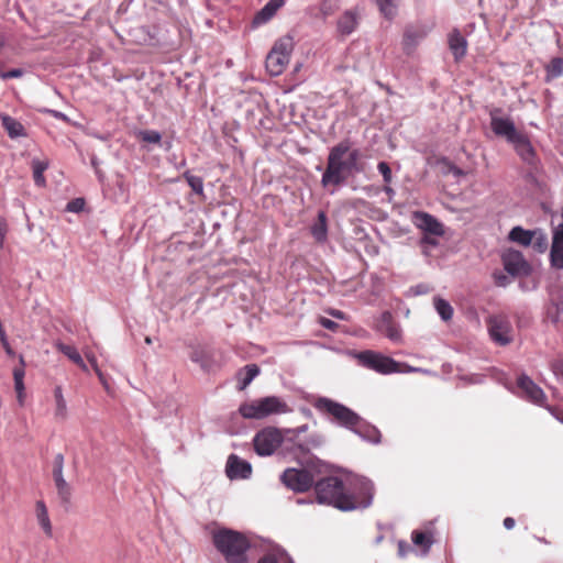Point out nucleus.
<instances>
[{
    "label": "nucleus",
    "mask_w": 563,
    "mask_h": 563,
    "mask_svg": "<svg viewBox=\"0 0 563 563\" xmlns=\"http://www.w3.org/2000/svg\"><path fill=\"white\" fill-rule=\"evenodd\" d=\"M352 486L353 494H349L345 492L343 482L335 476L317 481L314 484L317 501L343 511L369 507L373 500V483L365 477H355Z\"/></svg>",
    "instance_id": "obj_1"
},
{
    "label": "nucleus",
    "mask_w": 563,
    "mask_h": 563,
    "mask_svg": "<svg viewBox=\"0 0 563 563\" xmlns=\"http://www.w3.org/2000/svg\"><path fill=\"white\" fill-rule=\"evenodd\" d=\"M358 150H351L347 141H342L330 150L327 167L322 174L321 184L340 186L355 172H360Z\"/></svg>",
    "instance_id": "obj_2"
},
{
    "label": "nucleus",
    "mask_w": 563,
    "mask_h": 563,
    "mask_svg": "<svg viewBox=\"0 0 563 563\" xmlns=\"http://www.w3.org/2000/svg\"><path fill=\"white\" fill-rule=\"evenodd\" d=\"M213 544L228 563H247L246 551L250 542L246 537L231 529L213 532Z\"/></svg>",
    "instance_id": "obj_3"
},
{
    "label": "nucleus",
    "mask_w": 563,
    "mask_h": 563,
    "mask_svg": "<svg viewBox=\"0 0 563 563\" xmlns=\"http://www.w3.org/2000/svg\"><path fill=\"white\" fill-rule=\"evenodd\" d=\"M239 411L245 419H264L271 415L286 413L289 407L282 398L267 396L242 404Z\"/></svg>",
    "instance_id": "obj_4"
},
{
    "label": "nucleus",
    "mask_w": 563,
    "mask_h": 563,
    "mask_svg": "<svg viewBox=\"0 0 563 563\" xmlns=\"http://www.w3.org/2000/svg\"><path fill=\"white\" fill-rule=\"evenodd\" d=\"M294 41L291 36L279 38L266 57V69L272 76H279L289 63Z\"/></svg>",
    "instance_id": "obj_5"
},
{
    "label": "nucleus",
    "mask_w": 563,
    "mask_h": 563,
    "mask_svg": "<svg viewBox=\"0 0 563 563\" xmlns=\"http://www.w3.org/2000/svg\"><path fill=\"white\" fill-rule=\"evenodd\" d=\"M316 408L328 412L340 426L351 431L361 420V417L352 409L325 397L317 400Z\"/></svg>",
    "instance_id": "obj_6"
},
{
    "label": "nucleus",
    "mask_w": 563,
    "mask_h": 563,
    "mask_svg": "<svg viewBox=\"0 0 563 563\" xmlns=\"http://www.w3.org/2000/svg\"><path fill=\"white\" fill-rule=\"evenodd\" d=\"M360 364L379 374H391L399 372V363L389 356L374 351H363L356 354Z\"/></svg>",
    "instance_id": "obj_7"
},
{
    "label": "nucleus",
    "mask_w": 563,
    "mask_h": 563,
    "mask_svg": "<svg viewBox=\"0 0 563 563\" xmlns=\"http://www.w3.org/2000/svg\"><path fill=\"white\" fill-rule=\"evenodd\" d=\"M282 483L295 493L308 492L314 484V476L307 468H287L280 475Z\"/></svg>",
    "instance_id": "obj_8"
},
{
    "label": "nucleus",
    "mask_w": 563,
    "mask_h": 563,
    "mask_svg": "<svg viewBox=\"0 0 563 563\" xmlns=\"http://www.w3.org/2000/svg\"><path fill=\"white\" fill-rule=\"evenodd\" d=\"M284 437L277 428L268 427L257 432L253 439L255 452L261 456L272 455L283 443Z\"/></svg>",
    "instance_id": "obj_9"
},
{
    "label": "nucleus",
    "mask_w": 563,
    "mask_h": 563,
    "mask_svg": "<svg viewBox=\"0 0 563 563\" xmlns=\"http://www.w3.org/2000/svg\"><path fill=\"white\" fill-rule=\"evenodd\" d=\"M492 340L499 345H507L512 341V327L505 316H492L487 321Z\"/></svg>",
    "instance_id": "obj_10"
},
{
    "label": "nucleus",
    "mask_w": 563,
    "mask_h": 563,
    "mask_svg": "<svg viewBox=\"0 0 563 563\" xmlns=\"http://www.w3.org/2000/svg\"><path fill=\"white\" fill-rule=\"evenodd\" d=\"M499 109L490 112V128L492 131L499 137L506 139L511 143L521 132H519L510 118L499 117Z\"/></svg>",
    "instance_id": "obj_11"
},
{
    "label": "nucleus",
    "mask_w": 563,
    "mask_h": 563,
    "mask_svg": "<svg viewBox=\"0 0 563 563\" xmlns=\"http://www.w3.org/2000/svg\"><path fill=\"white\" fill-rule=\"evenodd\" d=\"M413 224L427 234L434 236H441L444 234L443 224L438 221L433 216L423 212L416 211L412 214Z\"/></svg>",
    "instance_id": "obj_12"
},
{
    "label": "nucleus",
    "mask_w": 563,
    "mask_h": 563,
    "mask_svg": "<svg viewBox=\"0 0 563 563\" xmlns=\"http://www.w3.org/2000/svg\"><path fill=\"white\" fill-rule=\"evenodd\" d=\"M517 385L521 391V397L539 406L544 404L545 395L543 390L529 376H519Z\"/></svg>",
    "instance_id": "obj_13"
},
{
    "label": "nucleus",
    "mask_w": 563,
    "mask_h": 563,
    "mask_svg": "<svg viewBox=\"0 0 563 563\" xmlns=\"http://www.w3.org/2000/svg\"><path fill=\"white\" fill-rule=\"evenodd\" d=\"M225 472L231 479H245L251 476L252 466L247 461L240 459L235 454H231L227 462Z\"/></svg>",
    "instance_id": "obj_14"
},
{
    "label": "nucleus",
    "mask_w": 563,
    "mask_h": 563,
    "mask_svg": "<svg viewBox=\"0 0 563 563\" xmlns=\"http://www.w3.org/2000/svg\"><path fill=\"white\" fill-rule=\"evenodd\" d=\"M376 330L394 342L401 339V331L389 311H384L376 323Z\"/></svg>",
    "instance_id": "obj_15"
},
{
    "label": "nucleus",
    "mask_w": 563,
    "mask_h": 563,
    "mask_svg": "<svg viewBox=\"0 0 563 563\" xmlns=\"http://www.w3.org/2000/svg\"><path fill=\"white\" fill-rule=\"evenodd\" d=\"M550 260L553 267L563 269V224L553 231Z\"/></svg>",
    "instance_id": "obj_16"
},
{
    "label": "nucleus",
    "mask_w": 563,
    "mask_h": 563,
    "mask_svg": "<svg viewBox=\"0 0 563 563\" xmlns=\"http://www.w3.org/2000/svg\"><path fill=\"white\" fill-rule=\"evenodd\" d=\"M505 269L510 275H519L527 271L528 264L519 251L509 250L503 255Z\"/></svg>",
    "instance_id": "obj_17"
},
{
    "label": "nucleus",
    "mask_w": 563,
    "mask_h": 563,
    "mask_svg": "<svg viewBox=\"0 0 563 563\" xmlns=\"http://www.w3.org/2000/svg\"><path fill=\"white\" fill-rule=\"evenodd\" d=\"M324 437L320 433H311L305 441H297L292 448L295 456L306 455L312 450L319 449L324 443Z\"/></svg>",
    "instance_id": "obj_18"
},
{
    "label": "nucleus",
    "mask_w": 563,
    "mask_h": 563,
    "mask_svg": "<svg viewBox=\"0 0 563 563\" xmlns=\"http://www.w3.org/2000/svg\"><path fill=\"white\" fill-rule=\"evenodd\" d=\"M517 154L527 163L532 164L534 161V150L526 134L522 132L510 143Z\"/></svg>",
    "instance_id": "obj_19"
},
{
    "label": "nucleus",
    "mask_w": 563,
    "mask_h": 563,
    "mask_svg": "<svg viewBox=\"0 0 563 563\" xmlns=\"http://www.w3.org/2000/svg\"><path fill=\"white\" fill-rule=\"evenodd\" d=\"M352 431L365 441L377 444L380 442L379 430L366 423L362 418L360 422L352 429Z\"/></svg>",
    "instance_id": "obj_20"
},
{
    "label": "nucleus",
    "mask_w": 563,
    "mask_h": 563,
    "mask_svg": "<svg viewBox=\"0 0 563 563\" xmlns=\"http://www.w3.org/2000/svg\"><path fill=\"white\" fill-rule=\"evenodd\" d=\"M449 47L456 60L463 58L466 55L467 42L457 30H454L450 33Z\"/></svg>",
    "instance_id": "obj_21"
},
{
    "label": "nucleus",
    "mask_w": 563,
    "mask_h": 563,
    "mask_svg": "<svg viewBox=\"0 0 563 563\" xmlns=\"http://www.w3.org/2000/svg\"><path fill=\"white\" fill-rule=\"evenodd\" d=\"M285 3V0H269L260 12L254 16L253 23L255 25H261L269 21L277 10L282 8Z\"/></svg>",
    "instance_id": "obj_22"
},
{
    "label": "nucleus",
    "mask_w": 563,
    "mask_h": 563,
    "mask_svg": "<svg viewBox=\"0 0 563 563\" xmlns=\"http://www.w3.org/2000/svg\"><path fill=\"white\" fill-rule=\"evenodd\" d=\"M310 232L314 240L323 243L328 239V218L324 211H319L316 222L311 225Z\"/></svg>",
    "instance_id": "obj_23"
},
{
    "label": "nucleus",
    "mask_w": 563,
    "mask_h": 563,
    "mask_svg": "<svg viewBox=\"0 0 563 563\" xmlns=\"http://www.w3.org/2000/svg\"><path fill=\"white\" fill-rule=\"evenodd\" d=\"M427 35L422 27H408L404 35V47L407 52L412 51Z\"/></svg>",
    "instance_id": "obj_24"
},
{
    "label": "nucleus",
    "mask_w": 563,
    "mask_h": 563,
    "mask_svg": "<svg viewBox=\"0 0 563 563\" xmlns=\"http://www.w3.org/2000/svg\"><path fill=\"white\" fill-rule=\"evenodd\" d=\"M261 369L256 364H247L238 373V387L245 389L252 380L260 374Z\"/></svg>",
    "instance_id": "obj_25"
},
{
    "label": "nucleus",
    "mask_w": 563,
    "mask_h": 563,
    "mask_svg": "<svg viewBox=\"0 0 563 563\" xmlns=\"http://www.w3.org/2000/svg\"><path fill=\"white\" fill-rule=\"evenodd\" d=\"M55 347L65 356H67L71 362H74L77 366H79L82 371H88L86 363L84 362L81 355L76 350V347L65 344L63 342H56Z\"/></svg>",
    "instance_id": "obj_26"
},
{
    "label": "nucleus",
    "mask_w": 563,
    "mask_h": 563,
    "mask_svg": "<svg viewBox=\"0 0 563 563\" xmlns=\"http://www.w3.org/2000/svg\"><path fill=\"white\" fill-rule=\"evenodd\" d=\"M1 122L2 126L11 139H15L25 134L23 125L10 115H1Z\"/></svg>",
    "instance_id": "obj_27"
},
{
    "label": "nucleus",
    "mask_w": 563,
    "mask_h": 563,
    "mask_svg": "<svg viewBox=\"0 0 563 563\" xmlns=\"http://www.w3.org/2000/svg\"><path fill=\"white\" fill-rule=\"evenodd\" d=\"M509 240L520 245L528 246L532 243L533 232L521 227H515L509 232Z\"/></svg>",
    "instance_id": "obj_28"
},
{
    "label": "nucleus",
    "mask_w": 563,
    "mask_h": 563,
    "mask_svg": "<svg viewBox=\"0 0 563 563\" xmlns=\"http://www.w3.org/2000/svg\"><path fill=\"white\" fill-rule=\"evenodd\" d=\"M36 518H37L40 526L44 530V532L48 537H51L52 536V525H51V520L48 517L47 508L43 500L36 501Z\"/></svg>",
    "instance_id": "obj_29"
},
{
    "label": "nucleus",
    "mask_w": 563,
    "mask_h": 563,
    "mask_svg": "<svg viewBox=\"0 0 563 563\" xmlns=\"http://www.w3.org/2000/svg\"><path fill=\"white\" fill-rule=\"evenodd\" d=\"M357 24L356 15L351 11L345 12L338 21L339 31L344 34H351Z\"/></svg>",
    "instance_id": "obj_30"
},
{
    "label": "nucleus",
    "mask_w": 563,
    "mask_h": 563,
    "mask_svg": "<svg viewBox=\"0 0 563 563\" xmlns=\"http://www.w3.org/2000/svg\"><path fill=\"white\" fill-rule=\"evenodd\" d=\"M401 0H376L380 13L388 20L397 15Z\"/></svg>",
    "instance_id": "obj_31"
},
{
    "label": "nucleus",
    "mask_w": 563,
    "mask_h": 563,
    "mask_svg": "<svg viewBox=\"0 0 563 563\" xmlns=\"http://www.w3.org/2000/svg\"><path fill=\"white\" fill-rule=\"evenodd\" d=\"M58 498L63 505H68L71 499L73 488L65 477L54 481Z\"/></svg>",
    "instance_id": "obj_32"
},
{
    "label": "nucleus",
    "mask_w": 563,
    "mask_h": 563,
    "mask_svg": "<svg viewBox=\"0 0 563 563\" xmlns=\"http://www.w3.org/2000/svg\"><path fill=\"white\" fill-rule=\"evenodd\" d=\"M547 70V81H551L552 79L559 78L563 75V58L554 57L545 67Z\"/></svg>",
    "instance_id": "obj_33"
},
{
    "label": "nucleus",
    "mask_w": 563,
    "mask_h": 563,
    "mask_svg": "<svg viewBox=\"0 0 563 563\" xmlns=\"http://www.w3.org/2000/svg\"><path fill=\"white\" fill-rule=\"evenodd\" d=\"M434 308L443 321H449L453 317V308L449 301L442 298L434 299Z\"/></svg>",
    "instance_id": "obj_34"
},
{
    "label": "nucleus",
    "mask_w": 563,
    "mask_h": 563,
    "mask_svg": "<svg viewBox=\"0 0 563 563\" xmlns=\"http://www.w3.org/2000/svg\"><path fill=\"white\" fill-rule=\"evenodd\" d=\"M184 178L187 180L189 187L195 194L199 196L203 195V180L201 177L192 175L190 172H186L184 174Z\"/></svg>",
    "instance_id": "obj_35"
},
{
    "label": "nucleus",
    "mask_w": 563,
    "mask_h": 563,
    "mask_svg": "<svg viewBox=\"0 0 563 563\" xmlns=\"http://www.w3.org/2000/svg\"><path fill=\"white\" fill-rule=\"evenodd\" d=\"M47 168V164L34 161L33 162V178L37 186H44L45 185V178H44V170Z\"/></svg>",
    "instance_id": "obj_36"
},
{
    "label": "nucleus",
    "mask_w": 563,
    "mask_h": 563,
    "mask_svg": "<svg viewBox=\"0 0 563 563\" xmlns=\"http://www.w3.org/2000/svg\"><path fill=\"white\" fill-rule=\"evenodd\" d=\"M139 137L145 143L158 144L162 140V134L155 130H142L139 132Z\"/></svg>",
    "instance_id": "obj_37"
},
{
    "label": "nucleus",
    "mask_w": 563,
    "mask_h": 563,
    "mask_svg": "<svg viewBox=\"0 0 563 563\" xmlns=\"http://www.w3.org/2000/svg\"><path fill=\"white\" fill-rule=\"evenodd\" d=\"M52 475L54 481L64 477V455L62 453L54 457Z\"/></svg>",
    "instance_id": "obj_38"
},
{
    "label": "nucleus",
    "mask_w": 563,
    "mask_h": 563,
    "mask_svg": "<svg viewBox=\"0 0 563 563\" xmlns=\"http://www.w3.org/2000/svg\"><path fill=\"white\" fill-rule=\"evenodd\" d=\"M54 397L56 401V415L64 417L66 413V400L64 399L63 391L59 386L54 389Z\"/></svg>",
    "instance_id": "obj_39"
},
{
    "label": "nucleus",
    "mask_w": 563,
    "mask_h": 563,
    "mask_svg": "<svg viewBox=\"0 0 563 563\" xmlns=\"http://www.w3.org/2000/svg\"><path fill=\"white\" fill-rule=\"evenodd\" d=\"M412 542L416 545L423 547L426 552L430 549L431 543H432V541L427 536V533L421 532V531H413L412 532Z\"/></svg>",
    "instance_id": "obj_40"
},
{
    "label": "nucleus",
    "mask_w": 563,
    "mask_h": 563,
    "mask_svg": "<svg viewBox=\"0 0 563 563\" xmlns=\"http://www.w3.org/2000/svg\"><path fill=\"white\" fill-rule=\"evenodd\" d=\"M531 244H533V247L539 252L545 251L548 247L547 235L540 231L533 232V240Z\"/></svg>",
    "instance_id": "obj_41"
},
{
    "label": "nucleus",
    "mask_w": 563,
    "mask_h": 563,
    "mask_svg": "<svg viewBox=\"0 0 563 563\" xmlns=\"http://www.w3.org/2000/svg\"><path fill=\"white\" fill-rule=\"evenodd\" d=\"M280 554L287 553L284 550L277 549L274 552L264 555L257 563H283Z\"/></svg>",
    "instance_id": "obj_42"
},
{
    "label": "nucleus",
    "mask_w": 563,
    "mask_h": 563,
    "mask_svg": "<svg viewBox=\"0 0 563 563\" xmlns=\"http://www.w3.org/2000/svg\"><path fill=\"white\" fill-rule=\"evenodd\" d=\"M308 430V426L307 424H302L300 427H297L295 429H287L286 430V433L289 434V440L292 441V448L295 446V443L297 441H300L299 440V435L307 432Z\"/></svg>",
    "instance_id": "obj_43"
},
{
    "label": "nucleus",
    "mask_w": 563,
    "mask_h": 563,
    "mask_svg": "<svg viewBox=\"0 0 563 563\" xmlns=\"http://www.w3.org/2000/svg\"><path fill=\"white\" fill-rule=\"evenodd\" d=\"M377 169L382 174L385 184L391 183V169L386 162H379Z\"/></svg>",
    "instance_id": "obj_44"
},
{
    "label": "nucleus",
    "mask_w": 563,
    "mask_h": 563,
    "mask_svg": "<svg viewBox=\"0 0 563 563\" xmlns=\"http://www.w3.org/2000/svg\"><path fill=\"white\" fill-rule=\"evenodd\" d=\"M19 361H20V367H15L13 369V379H14V382L23 380L24 376H25V371H24L25 361H24L23 355L19 356Z\"/></svg>",
    "instance_id": "obj_45"
},
{
    "label": "nucleus",
    "mask_w": 563,
    "mask_h": 563,
    "mask_svg": "<svg viewBox=\"0 0 563 563\" xmlns=\"http://www.w3.org/2000/svg\"><path fill=\"white\" fill-rule=\"evenodd\" d=\"M86 357L89 361V363L91 364V366L95 369V372L98 375V377L100 378L101 383L103 385H106V382L103 379V374L101 373V371H100V368L98 366L96 356L93 354H91V353H86Z\"/></svg>",
    "instance_id": "obj_46"
},
{
    "label": "nucleus",
    "mask_w": 563,
    "mask_h": 563,
    "mask_svg": "<svg viewBox=\"0 0 563 563\" xmlns=\"http://www.w3.org/2000/svg\"><path fill=\"white\" fill-rule=\"evenodd\" d=\"M24 71L21 68H13L8 71H1L0 77L3 80L11 79V78H20L22 77Z\"/></svg>",
    "instance_id": "obj_47"
},
{
    "label": "nucleus",
    "mask_w": 563,
    "mask_h": 563,
    "mask_svg": "<svg viewBox=\"0 0 563 563\" xmlns=\"http://www.w3.org/2000/svg\"><path fill=\"white\" fill-rule=\"evenodd\" d=\"M8 234V222L5 219L0 218V250L4 246L5 236Z\"/></svg>",
    "instance_id": "obj_48"
},
{
    "label": "nucleus",
    "mask_w": 563,
    "mask_h": 563,
    "mask_svg": "<svg viewBox=\"0 0 563 563\" xmlns=\"http://www.w3.org/2000/svg\"><path fill=\"white\" fill-rule=\"evenodd\" d=\"M84 203L85 202L82 199H74L68 202L67 210L73 211V212H78L82 209Z\"/></svg>",
    "instance_id": "obj_49"
},
{
    "label": "nucleus",
    "mask_w": 563,
    "mask_h": 563,
    "mask_svg": "<svg viewBox=\"0 0 563 563\" xmlns=\"http://www.w3.org/2000/svg\"><path fill=\"white\" fill-rule=\"evenodd\" d=\"M14 389H15L19 402L22 404L23 397H24V389H25L23 380L14 382Z\"/></svg>",
    "instance_id": "obj_50"
},
{
    "label": "nucleus",
    "mask_w": 563,
    "mask_h": 563,
    "mask_svg": "<svg viewBox=\"0 0 563 563\" xmlns=\"http://www.w3.org/2000/svg\"><path fill=\"white\" fill-rule=\"evenodd\" d=\"M320 324L324 328V329H328V330H331V331H334L336 328H338V323L330 320V319H327V318H321L320 319Z\"/></svg>",
    "instance_id": "obj_51"
},
{
    "label": "nucleus",
    "mask_w": 563,
    "mask_h": 563,
    "mask_svg": "<svg viewBox=\"0 0 563 563\" xmlns=\"http://www.w3.org/2000/svg\"><path fill=\"white\" fill-rule=\"evenodd\" d=\"M1 342V345L2 347L4 349L5 353L8 356L10 357H13L15 355L14 351L12 350L8 339H5L4 341H0Z\"/></svg>",
    "instance_id": "obj_52"
},
{
    "label": "nucleus",
    "mask_w": 563,
    "mask_h": 563,
    "mask_svg": "<svg viewBox=\"0 0 563 563\" xmlns=\"http://www.w3.org/2000/svg\"><path fill=\"white\" fill-rule=\"evenodd\" d=\"M331 4H332V1H331V0H325V1H323V2L321 3L320 10H321V12H322L324 15L330 14L331 9H332Z\"/></svg>",
    "instance_id": "obj_53"
},
{
    "label": "nucleus",
    "mask_w": 563,
    "mask_h": 563,
    "mask_svg": "<svg viewBox=\"0 0 563 563\" xmlns=\"http://www.w3.org/2000/svg\"><path fill=\"white\" fill-rule=\"evenodd\" d=\"M54 118L58 119V120H63V121H69L68 117L60 112V111H57V110H49L48 111Z\"/></svg>",
    "instance_id": "obj_54"
},
{
    "label": "nucleus",
    "mask_w": 563,
    "mask_h": 563,
    "mask_svg": "<svg viewBox=\"0 0 563 563\" xmlns=\"http://www.w3.org/2000/svg\"><path fill=\"white\" fill-rule=\"evenodd\" d=\"M330 314L335 318V319H339V320H345V313L341 310H331L330 311Z\"/></svg>",
    "instance_id": "obj_55"
},
{
    "label": "nucleus",
    "mask_w": 563,
    "mask_h": 563,
    "mask_svg": "<svg viewBox=\"0 0 563 563\" xmlns=\"http://www.w3.org/2000/svg\"><path fill=\"white\" fill-rule=\"evenodd\" d=\"M421 243L422 244H429V245H437V241L432 236H429V235H424L422 239H421Z\"/></svg>",
    "instance_id": "obj_56"
},
{
    "label": "nucleus",
    "mask_w": 563,
    "mask_h": 563,
    "mask_svg": "<svg viewBox=\"0 0 563 563\" xmlns=\"http://www.w3.org/2000/svg\"><path fill=\"white\" fill-rule=\"evenodd\" d=\"M515 519L511 517H507L504 520V527L508 530L512 529L515 527Z\"/></svg>",
    "instance_id": "obj_57"
},
{
    "label": "nucleus",
    "mask_w": 563,
    "mask_h": 563,
    "mask_svg": "<svg viewBox=\"0 0 563 563\" xmlns=\"http://www.w3.org/2000/svg\"><path fill=\"white\" fill-rule=\"evenodd\" d=\"M384 191H385V194H386V195H388L390 198L395 195L394 189H393L391 187H389V186H385V187H384Z\"/></svg>",
    "instance_id": "obj_58"
},
{
    "label": "nucleus",
    "mask_w": 563,
    "mask_h": 563,
    "mask_svg": "<svg viewBox=\"0 0 563 563\" xmlns=\"http://www.w3.org/2000/svg\"><path fill=\"white\" fill-rule=\"evenodd\" d=\"M283 563H294L291 558L288 554H280Z\"/></svg>",
    "instance_id": "obj_59"
},
{
    "label": "nucleus",
    "mask_w": 563,
    "mask_h": 563,
    "mask_svg": "<svg viewBox=\"0 0 563 563\" xmlns=\"http://www.w3.org/2000/svg\"><path fill=\"white\" fill-rule=\"evenodd\" d=\"M506 283H507V277H506V276H500V277H498V279H497V284H498L499 286H505V285H506Z\"/></svg>",
    "instance_id": "obj_60"
},
{
    "label": "nucleus",
    "mask_w": 563,
    "mask_h": 563,
    "mask_svg": "<svg viewBox=\"0 0 563 563\" xmlns=\"http://www.w3.org/2000/svg\"><path fill=\"white\" fill-rule=\"evenodd\" d=\"M405 545L406 543L405 542H399V554L400 555H405Z\"/></svg>",
    "instance_id": "obj_61"
},
{
    "label": "nucleus",
    "mask_w": 563,
    "mask_h": 563,
    "mask_svg": "<svg viewBox=\"0 0 563 563\" xmlns=\"http://www.w3.org/2000/svg\"><path fill=\"white\" fill-rule=\"evenodd\" d=\"M310 503H312V501L311 500L301 499V498L297 499V504H299V505L310 504Z\"/></svg>",
    "instance_id": "obj_62"
},
{
    "label": "nucleus",
    "mask_w": 563,
    "mask_h": 563,
    "mask_svg": "<svg viewBox=\"0 0 563 563\" xmlns=\"http://www.w3.org/2000/svg\"><path fill=\"white\" fill-rule=\"evenodd\" d=\"M422 369L421 368H416V367H408V372H421Z\"/></svg>",
    "instance_id": "obj_63"
},
{
    "label": "nucleus",
    "mask_w": 563,
    "mask_h": 563,
    "mask_svg": "<svg viewBox=\"0 0 563 563\" xmlns=\"http://www.w3.org/2000/svg\"><path fill=\"white\" fill-rule=\"evenodd\" d=\"M145 342H146V344H151L152 343V339L150 336H146L145 338Z\"/></svg>",
    "instance_id": "obj_64"
}]
</instances>
